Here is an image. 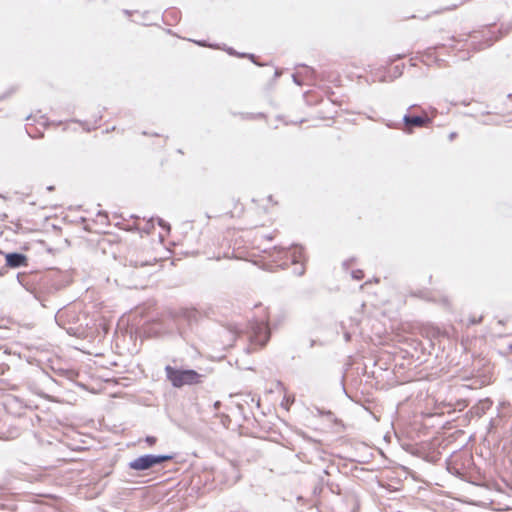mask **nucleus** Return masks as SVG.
I'll return each mask as SVG.
<instances>
[{
	"mask_svg": "<svg viewBox=\"0 0 512 512\" xmlns=\"http://www.w3.org/2000/svg\"><path fill=\"white\" fill-rule=\"evenodd\" d=\"M28 276L22 273L17 274L18 282L41 303L43 307H48V297L56 294L66 285L62 275L57 271H49L39 278L36 286H31L27 281Z\"/></svg>",
	"mask_w": 512,
	"mask_h": 512,
	"instance_id": "f257e3e1",
	"label": "nucleus"
},
{
	"mask_svg": "<svg viewBox=\"0 0 512 512\" xmlns=\"http://www.w3.org/2000/svg\"><path fill=\"white\" fill-rule=\"evenodd\" d=\"M275 262H280L278 265L281 269H287L289 265H294L293 273L296 276H302L305 273V256L302 246L292 245L291 248L275 246L274 252L271 254Z\"/></svg>",
	"mask_w": 512,
	"mask_h": 512,
	"instance_id": "f03ea898",
	"label": "nucleus"
},
{
	"mask_svg": "<svg viewBox=\"0 0 512 512\" xmlns=\"http://www.w3.org/2000/svg\"><path fill=\"white\" fill-rule=\"evenodd\" d=\"M166 379L173 388L198 385L203 382L204 375L191 368H178L166 365L164 368Z\"/></svg>",
	"mask_w": 512,
	"mask_h": 512,
	"instance_id": "7ed1b4c3",
	"label": "nucleus"
},
{
	"mask_svg": "<svg viewBox=\"0 0 512 512\" xmlns=\"http://www.w3.org/2000/svg\"><path fill=\"white\" fill-rule=\"evenodd\" d=\"M55 321L69 335L78 336L83 333L81 315L74 307L58 308L55 314Z\"/></svg>",
	"mask_w": 512,
	"mask_h": 512,
	"instance_id": "20e7f679",
	"label": "nucleus"
},
{
	"mask_svg": "<svg viewBox=\"0 0 512 512\" xmlns=\"http://www.w3.org/2000/svg\"><path fill=\"white\" fill-rule=\"evenodd\" d=\"M175 458V454H144L133 459L128 463L131 470L137 472H144L153 467L160 466L165 462L171 461Z\"/></svg>",
	"mask_w": 512,
	"mask_h": 512,
	"instance_id": "39448f33",
	"label": "nucleus"
},
{
	"mask_svg": "<svg viewBox=\"0 0 512 512\" xmlns=\"http://www.w3.org/2000/svg\"><path fill=\"white\" fill-rule=\"evenodd\" d=\"M250 341L260 347H264L270 340L271 331L269 327V319H253L249 322Z\"/></svg>",
	"mask_w": 512,
	"mask_h": 512,
	"instance_id": "423d86ee",
	"label": "nucleus"
},
{
	"mask_svg": "<svg viewBox=\"0 0 512 512\" xmlns=\"http://www.w3.org/2000/svg\"><path fill=\"white\" fill-rule=\"evenodd\" d=\"M169 315L178 335L185 339L186 328L196 320V312L189 309H180L178 311L171 312Z\"/></svg>",
	"mask_w": 512,
	"mask_h": 512,
	"instance_id": "0eeeda50",
	"label": "nucleus"
},
{
	"mask_svg": "<svg viewBox=\"0 0 512 512\" xmlns=\"http://www.w3.org/2000/svg\"><path fill=\"white\" fill-rule=\"evenodd\" d=\"M475 468L472 455L460 456L447 460V470L450 474L466 480L468 472L466 469Z\"/></svg>",
	"mask_w": 512,
	"mask_h": 512,
	"instance_id": "6e6552de",
	"label": "nucleus"
},
{
	"mask_svg": "<svg viewBox=\"0 0 512 512\" xmlns=\"http://www.w3.org/2000/svg\"><path fill=\"white\" fill-rule=\"evenodd\" d=\"M433 119L429 117L426 113L423 115L410 114L407 112L404 114L402 118V123L405 126L404 132L410 134L412 133L413 127H428L432 124Z\"/></svg>",
	"mask_w": 512,
	"mask_h": 512,
	"instance_id": "1a4fd4ad",
	"label": "nucleus"
},
{
	"mask_svg": "<svg viewBox=\"0 0 512 512\" xmlns=\"http://www.w3.org/2000/svg\"><path fill=\"white\" fill-rule=\"evenodd\" d=\"M28 265V258L21 252H9L5 254V266L9 268H20Z\"/></svg>",
	"mask_w": 512,
	"mask_h": 512,
	"instance_id": "9d476101",
	"label": "nucleus"
},
{
	"mask_svg": "<svg viewBox=\"0 0 512 512\" xmlns=\"http://www.w3.org/2000/svg\"><path fill=\"white\" fill-rule=\"evenodd\" d=\"M164 20L168 21L171 19L173 22H178L180 19V12L175 8H170L165 10L163 14ZM169 25H171V22H167Z\"/></svg>",
	"mask_w": 512,
	"mask_h": 512,
	"instance_id": "9b49d317",
	"label": "nucleus"
},
{
	"mask_svg": "<svg viewBox=\"0 0 512 512\" xmlns=\"http://www.w3.org/2000/svg\"><path fill=\"white\" fill-rule=\"evenodd\" d=\"M404 67H405L404 64H399V65H395L392 68V80L402 76Z\"/></svg>",
	"mask_w": 512,
	"mask_h": 512,
	"instance_id": "f8f14e48",
	"label": "nucleus"
},
{
	"mask_svg": "<svg viewBox=\"0 0 512 512\" xmlns=\"http://www.w3.org/2000/svg\"><path fill=\"white\" fill-rule=\"evenodd\" d=\"M298 66L303 67L305 69V72H304V76L305 77L315 78L316 72H315V70L312 67L307 66L305 64H299Z\"/></svg>",
	"mask_w": 512,
	"mask_h": 512,
	"instance_id": "ddd939ff",
	"label": "nucleus"
},
{
	"mask_svg": "<svg viewBox=\"0 0 512 512\" xmlns=\"http://www.w3.org/2000/svg\"><path fill=\"white\" fill-rule=\"evenodd\" d=\"M55 372L57 375L64 376L68 379H70L74 375V372L72 370H68V369H58Z\"/></svg>",
	"mask_w": 512,
	"mask_h": 512,
	"instance_id": "4468645a",
	"label": "nucleus"
},
{
	"mask_svg": "<svg viewBox=\"0 0 512 512\" xmlns=\"http://www.w3.org/2000/svg\"><path fill=\"white\" fill-rule=\"evenodd\" d=\"M351 276L355 280H362L364 278V272L360 269L353 270Z\"/></svg>",
	"mask_w": 512,
	"mask_h": 512,
	"instance_id": "2eb2a0df",
	"label": "nucleus"
},
{
	"mask_svg": "<svg viewBox=\"0 0 512 512\" xmlns=\"http://www.w3.org/2000/svg\"><path fill=\"white\" fill-rule=\"evenodd\" d=\"M482 319H483V317H482V316H480V317H478V318L470 317V318L468 319L467 326H472V325L479 324V323H481V322H482Z\"/></svg>",
	"mask_w": 512,
	"mask_h": 512,
	"instance_id": "dca6fc26",
	"label": "nucleus"
},
{
	"mask_svg": "<svg viewBox=\"0 0 512 512\" xmlns=\"http://www.w3.org/2000/svg\"><path fill=\"white\" fill-rule=\"evenodd\" d=\"M327 485L330 488L331 492L338 494V495L341 493V489L338 484H333V483L327 482Z\"/></svg>",
	"mask_w": 512,
	"mask_h": 512,
	"instance_id": "f3484780",
	"label": "nucleus"
},
{
	"mask_svg": "<svg viewBox=\"0 0 512 512\" xmlns=\"http://www.w3.org/2000/svg\"><path fill=\"white\" fill-rule=\"evenodd\" d=\"M404 57H405V54H396V55H393V56L389 57V59H388V63H389V64H392V63H394V62H396V61H398V60H400V59H402V58H404Z\"/></svg>",
	"mask_w": 512,
	"mask_h": 512,
	"instance_id": "a211bd4d",
	"label": "nucleus"
},
{
	"mask_svg": "<svg viewBox=\"0 0 512 512\" xmlns=\"http://www.w3.org/2000/svg\"><path fill=\"white\" fill-rule=\"evenodd\" d=\"M157 221H158V225L160 227H162L163 229L169 231L170 230V225L164 221L162 218H157Z\"/></svg>",
	"mask_w": 512,
	"mask_h": 512,
	"instance_id": "6ab92c4d",
	"label": "nucleus"
},
{
	"mask_svg": "<svg viewBox=\"0 0 512 512\" xmlns=\"http://www.w3.org/2000/svg\"><path fill=\"white\" fill-rule=\"evenodd\" d=\"M292 79H293V82L296 85H298V86L303 85V81H302L301 77L297 73L292 74Z\"/></svg>",
	"mask_w": 512,
	"mask_h": 512,
	"instance_id": "aec40b11",
	"label": "nucleus"
},
{
	"mask_svg": "<svg viewBox=\"0 0 512 512\" xmlns=\"http://www.w3.org/2000/svg\"><path fill=\"white\" fill-rule=\"evenodd\" d=\"M145 442L149 445V446H153L156 442H157V438L155 436H146L145 438Z\"/></svg>",
	"mask_w": 512,
	"mask_h": 512,
	"instance_id": "412c9836",
	"label": "nucleus"
},
{
	"mask_svg": "<svg viewBox=\"0 0 512 512\" xmlns=\"http://www.w3.org/2000/svg\"><path fill=\"white\" fill-rule=\"evenodd\" d=\"M492 44H493L492 40H486L485 42L480 44V47L478 49L481 50V49L488 48V47L492 46Z\"/></svg>",
	"mask_w": 512,
	"mask_h": 512,
	"instance_id": "4be33fe9",
	"label": "nucleus"
},
{
	"mask_svg": "<svg viewBox=\"0 0 512 512\" xmlns=\"http://www.w3.org/2000/svg\"><path fill=\"white\" fill-rule=\"evenodd\" d=\"M225 50H226V52H227L229 55H231V56H237V51H236L234 48H232V47H228V48H226Z\"/></svg>",
	"mask_w": 512,
	"mask_h": 512,
	"instance_id": "5701e85b",
	"label": "nucleus"
},
{
	"mask_svg": "<svg viewBox=\"0 0 512 512\" xmlns=\"http://www.w3.org/2000/svg\"><path fill=\"white\" fill-rule=\"evenodd\" d=\"M353 261H354V259H353V258L345 260V261L343 262V267H344L345 269H348V268L351 266V264H352V262H353Z\"/></svg>",
	"mask_w": 512,
	"mask_h": 512,
	"instance_id": "b1692460",
	"label": "nucleus"
},
{
	"mask_svg": "<svg viewBox=\"0 0 512 512\" xmlns=\"http://www.w3.org/2000/svg\"><path fill=\"white\" fill-rule=\"evenodd\" d=\"M247 58H249L254 64L256 65H260L257 61H256V56L254 54H251V53H248L247 54Z\"/></svg>",
	"mask_w": 512,
	"mask_h": 512,
	"instance_id": "393cba45",
	"label": "nucleus"
},
{
	"mask_svg": "<svg viewBox=\"0 0 512 512\" xmlns=\"http://www.w3.org/2000/svg\"><path fill=\"white\" fill-rule=\"evenodd\" d=\"M386 125L389 128H396V129L400 128V124L399 123H391V122H389Z\"/></svg>",
	"mask_w": 512,
	"mask_h": 512,
	"instance_id": "a878e982",
	"label": "nucleus"
},
{
	"mask_svg": "<svg viewBox=\"0 0 512 512\" xmlns=\"http://www.w3.org/2000/svg\"><path fill=\"white\" fill-rule=\"evenodd\" d=\"M130 264L133 265L134 267L139 266V263L137 261L133 262L132 260H130ZM145 265H147V263H144V262L140 263V266H145Z\"/></svg>",
	"mask_w": 512,
	"mask_h": 512,
	"instance_id": "bb28decb",
	"label": "nucleus"
},
{
	"mask_svg": "<svg viewBox=\"0 0 512 512\" xmlns=\"http://www.w3.org/2000/svg\"><path fill=\"white\" fill-rule=\"evenodd\" d=\"M351 333L350 332H345L344 333V339L346 342H349L351 340Z\"/></svg>",
	"mask_w": 512,
	"mask_h": 512,
	"instance_id": "cd10ccee",
	"label": "nucleus"
},
{
	"mask_svg": "<svg viewBox=\"0 0 512 512\" xmlns=\"http://www.w3.org/2000/svg\"><path fill=\"white\" fill-rule=\"evenodd\" d=\"M282 74V71L280 69H275V72H274V77L275 78H278L280 77Z\"/></svg>",
	"mask_w": 512,
	"mask_h": 512,
	"instance_id": "c85d7f7f",
	"label": "nucleus"
},
{
	"mask_svg": "<svg viewBox=\"0 0 512 512\" xmlns=\"http://www.w3.org/2000/svg\"><path fill=\"white\" fill-rule=\"evenodd\" d=\"M195 43H197L198 45H200V46H202V47L207 46L206 41H204V40H201V41H195Z\"/></svg>",
	"mask_w": 512,
	"mask_h": 512,
	"instance_id": "c756f323",
	"label": "nucleus"
},
{
	"mask_svg": "<svg viewBox=\"0 0 512 512\" xmlns=\"http://www.w3.org/2000/svg\"><path fill=\"white\" fill-rule=\"evenodd\" d=\"M97 215L100 216V217L108 218L107 213L104 212V211H99Z\"/></svg>",
	"mask_w": 512,
	"mask_h": 512,
	"instance_id": "7c9ffc66",
	"label": "nucleus"
},
{
	"mask_svg": "<svg viewBox=\"0 0 512 512\" xmlns=\"http://www.w3.org/2000/svg\"><path fill=\"white\" fill-rule=\"evenodd\" d=\"M247 54H248V53H244V52H240V53H238V52H237V56H238V57H240V58L247 57Z\"/></svg>",
	"mask_w": 512,
	"mask_h": 512,
	"instance_id": "2f4dec72",
	"label": "nucleus"
},
{
	"mask_svg": "<svg viewBox=\"0 0 512 512\" xmlns=\"http://www.w3.org/2000/svg\"><path fill=\"white\" fill-rule=\"evenodd\" d=\"M455 137H456V133H455V132H451V133L449 134V139H450V140H453Z\"/></svg>",
	"mask_w": 512,
	"mask_h": 512,
	"instance_id": "473e14b6",
	"label": "nucleus"
},
{
	"mask_svg": "<svg viewBox=\"0 0 512 512\" xmlns=\"http://www.w3.org/2000/svg\"><path fill=\"white\" fill-rule=\"evenodd\" d=\"M6 266L0 268V276H3L5 273Z\"/></svg>",
	"mask_w": 512,
	"mask_h": 512,
	"instance_id": "72a5a7b5",
	"label": "nucleus"
},
{
	"mask_svg": "<svg viewBox=\"0 0 512 512\" xmlns=\"http://www.w3.org/2000/svg\"><path fill=\"white\" fill-rule=\"evenodd\" d=\"M143 135H150V134H149L148 132H146V131H143ZM151 135H152V136H159V134H158V133H153V134H151Z\"/></svg>",
	"mask_w": 512,
	"mask_h": 512,
	"instance_id": "f704fd0d",
	"label": "nucleus"
},
{
	"mask_svg": "<svg viewBox=\"0 0 512 512\" xmlns=\"http://www.w3.org/2000/svg\"><path fill=\"white\" fill-rule=\"evenodd\" d=\"M315 344H316V340L311 339L310 340V347L311 348L314 347Z\"/></svg>",
	"mask_w": 512,
	"mask_h": 512,
	"instance_id": "c9c22d12",
	"label": "nucleus"
},
{
	"mask_svg": "<svg viewBox=\"0 0 512 512\" xmlns=\"http://www.w3.org/2000/svg\"><path fill=\"white\" fill-rule=\"evenodd\" d=\"M48 191H53L55 187L53 185L47 186L46 188Z\"/></svg>",
	"mask_w": 512,
	"mask_h": 512,
	"instance_id": "e433bc0d",
	"label": "nucleus"
},
{
	"mask_svg": "<svg viewBox=\"0 0 512 512\" xmlns=\"http://www.w3.org/2000/svg\"><path fill=\"white\" fill-rule=\"evenodd\" d=\"M342 380H344V375L342 376ZM341 384H342V387H343V391L346 393V388H345V386L343 384V381H341Z\"/></svg>",
	"mask_w": 512,
	"mask_h": 512,
	"instance_id": "4c0bfd02",
	"label": "nucleus"
},
{
	"mask_svg": "<svg viewBox=\"0 0 512 512\" xmlns=\"http://www.w3.org/2000/svg\"><path fill=\"white\" fill-rule=\"evenodd\" d=\"M102 119V115H99L98 118L95 120V124H97Z\"/></svg>",
	"mask_w": 512,
	"mask_h": 512,
	"instance_id": "58836bf2",
	"label": "nucleus"
},
{
	"mask_svg": "<svg viewBox=\"0 0 512 512\" xmlns=\"http://www.w3.org/2000/svg\"><path fill=\"white\" fill-rule=\"evenodd\" d=\"M424 459H425L426 461H429V462H434V461H435V460H434V459H432V458H428V456H427V457H425Z\"/></svg>",
	"mask_w": 512,
	"mask_h": 512,
	"instance_id": "ea45409f",
	"label": "nucleus"
},
{
	"mask_svg": "<svg viewBox=\"0 0 512 512\" xmlns=\"http://www.w3.org/2000/svg\"><path fill=\"white\" fill-rule=\"evenodd\" d=\"M265 238H267L268 240H272L273 236L272 235H266Z\"/></svg>",
	"mask_w": 512,
	"mask_h": 512,
	"instance_id": "a19ab883",
	"label": "nucleus"
},
{
	"mask_svg": "<svg viewBox=\"0 0 512 512\" xmlns=\"http://www.w3.org/2000/svg\"><path fill=\"white\" fill-rule=\"evenodd\" d=\"M380 81L381 82H385L386 81V76L384 75L383 77L380 78Z\"/></svg>",
	"mask_w": 512,
	"mask_h": 512,
	"instance_id": "79ce46f5",
	"label": "nucleus"
},
{
	"mask_svg": "<svg viewBox=\"0 0 512 512\" xmlns=\"http://www.w3.org/2000/svg\"><path fill=\"white\" fill-rule=\"evenodd\" d=\"M5 97H6V96H5L4 94H3V95H0V101H1V100H3V99H5Z\"/></svg>",
	"mask_w": 512,
	"mask_h": 512,
	"instance_id": "37998d69",
	"label": "nucleus"
},
{
	"mask_svg": "<svg viewBox=\"0 0 512 512\" xmlns=\"http://www.w3.org/2000/svg\"><path fill=\"white\" fill-rule=\"evenodd\" d=\"M414 107H417V105H415V104H414V105H411V106L408 108V110H410V109H412V108H414Z\"/></svg>",
	"mask_w": 512,
	"mask_h": 512,
	"instance_id": "c03bdc74",
	"label": "nucleus"
},
{
	"mask_svg": "<svg viewBox=\"0 0 512 512\" xmlns=\"http://www.w3.org/2000/svg\"><path fill=\"white\" fill-rule=\"evenodd\" d=\"M124 12H125L126 14H128V15H130V14H131V12H130L129 10H125Z\"/></svg>",
	"mask_w": 512,
	"mask_h": 512,
	"instance_id": "a18cd8bd",
	"label": "nucleus"
},
{
	"mask_svg": "<svg viewBox=\"0 0 512 512\" xmlns=\"http://www.w3.org/2000/svg\"><path fill=\"white\" fill-rule=\"evenodd\" d=\"M323 473H324L325 475H328V474H329V472H328L327 470H323Z\"/></svg>",
	"mask_w": 512,
	"mask_h": 512,
	"instance_id": "49530a36",
	"label": "nucleus"
},
{
	"mask_svg": "<svg viewBox=\"0 0 512 512\" xmlns=\"http://www.w3.org/2000/svg\"><path fill=\"white\" fill-rule=\"evenodd\" d=\"M439 46H440V45L436 46V47H435V49H436V48H438ZM441 46H442V47H445L446 45H445V44H442Z\"/></svg>",
	"mask_w": 512,
	"mask_h": 512,
	"instance_id": "de8ad7c7",
	"label": "nucleus"
},
{
	"mask_svg": "<svg viewBox=\"0 0 512 512\" xmlns=\"http://www.w3.org/2000/svg\"><path fill=\"white\" fill-rule=\"evenodd\" d=\"M258 116H259V117H263V116H264V114H263V113H259V114H258Z\"/></svg>",
	"mask_w": 512,
	"mask_h": 512,
	"instance_id": "09e8293b",
	"label": "nucleus"
},
{
	"mask_svg": "<svg viewBox=\"0 0 512 512\" xmlns=\"http://www.w3.org/2000/svg\"><path fill=\"white\" fill-rule=\"evenodd\" d=\"M0 198L5 199V196L3 194H0Z\"/></svg>",
	"mask_w": 512,
	"mask_h": 512,
	"instance_id": "8fccbe9b",
	"label": "nucleus"
},
{
	"mask_svg": "<svg viewBox=\"0 0 512 512\" xmlns=\"http://www.w3.org/2000/svg\"><path fill=\"white\" fill-rule=\"evenodd\" d=\"M510 350H512V344L509 346Z\"/></svg>",
	"mask_w": 512,
	"mask_h": 512,
	"instance_id": "3c124183",
	"label": "nucleus"
}]
</instances>
